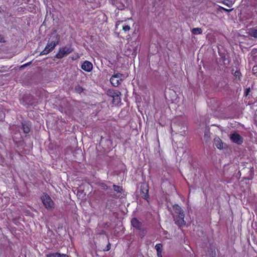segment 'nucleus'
Masks as SVG:
<instances>
[{
  "label": "nucleus",
  "mask_w": 257,
  "mask_h": 257,
  "mask_svg": "<svg viewBox=\"0 0 257 257\" xmlns=\"http://www.w3.org/2000/svg\"><path fill=\"white\" fill-rule=\"evenodd\" d=\"M125 78L124 75L120 73H114L110 78V82L112 86H118Z\"/></svg>",
  "instance_id": "obj_3"
},
{
  "label": "nucleus",
  "mask_w": 257,
  "mask_h": 257,
  "mask_svg": "<svg viewBox=\"0 0 257 257\" xmlns=\"http://www.w3.org/2000/svg\"><path fill=\"white\" fill-rule=\"evenodd\" d=\"M60 42V36L57 34H52L49 39L45 49L42 50L40 55H47L52 52Z\"/></svg>",
  "instance_id": "obj_1"
},
{
  "label": "nucleus",
  "mask_w": 257,
  "mask_h": 257,
  "mask_svg": "<svg viewBox=\"0 0 257 257\" xmlns=\"http://www.w3.org/2000/svg\"><path fill=\"white\" fill-rule=\"evenodd\" d=\"M214 141L215 145L217 149H218L219 150H221L223 149V142H222V140L219 137L215 138L214 139Z\"/></svg>",
  "instance_id": "obj_13"
},
{
  "label": "nucleus",
  "mask_w": 257,
  "mask_h": 257,
  "mask_svg": "<svg viewBox=\"0 0 257 257\" xmlns=\"http://www.w3.org/2000/svg\"><path fill=\"white\" fill-rule=\"evenodd\" d=\"M248 34L255 38H257V29L251 28L248 31Z\"/></svg>",
  "instance_id": "obj_17"
},
{
  "label": "nucleus",
  "mask_w": 257,
  "mask_h": 257,
  "mask_svg": "<svg viewBox=\"0 0 257 257\" xmlns=\"http://www.w3.org/2000/svg\"><path fill=\"white\" fill-rule=\"evenodd\" d=\"M252 72L254 74L257 75V65L254 66L252 68Z\"/></svg>",
  "instance_id": "obj_27"
},
{
  "label": "nucleus",
  "mask_w": 257,
  "mask_h": 257,
  "mask_svg": "<svg viewBox=\"0 0 257 257\" xmlns=\"http://www.w3.org/2000/svg\"><path fill=\"white\" fill-rule=\"evenodd\" d=\"M255 1H257V0H254Z\"/></svg>",
  "instance_id": "obj_42"
},
{
  "label": "nucleus",
  "mask_w": 257,
  "mask_h": 257,
  "mask_svg": "<svg viewBox=\"0 0 257 257\" xmlns=\"http://www.w3.org/2000/svg\"><path fill=\"white\" fill-rule=\"evenodd\" d=\"M131 225L134 227L135 228L138 230H141L143 226V223L139 221V220L136 218L134 217L131 219Z\"/></svg>",
  "instance_id": "obj_8"
},
{
  "label": "nucleus",
  "mask_w": 257,
  "mask_h": 257,
  "mask_svg": "<svg viewBox=\"0 0 257 257\" xmlns=\"http://www.w3.org/2000/svg\"><path fill=\"white\" fill-rule=\"evenodd\" d=\"M31 63V62H29V63H26V64H24L23 65H22V66H21V67H24L27 66H28L29 65H30Z\"/></svg>",
  "instance_id": "obj_36"
},
{
  "label": "nucleus",
  "mask_w": 257,
  "mask_h": 257,
  "mask_svg": "<svg viewBox=\"0 0 257 257\" xmlns=\"http://www.w3.org/2000/svg\"><path fill=\"white\" fill-rule=\"evenodd\" d=\"M234 76L235 77H238V79H240V77L241 76V72L239 70H236L234 73Z\"/></svg>",
  "instance_id": "obj_25"
},
{
  "label": "nucleus",
  "mask_w": 257,
  "mask_h": 257,
  "mask_svg": "<svg viewBox=\"0 0 257 257\" xmlns=\"http://www.w3.org/2000/svg\"><path fill=\"white\" fill-rule=\"evenodd\" d=\"M5 42H6V41H5V37L2 35H0V42L4 43Z\"/></svg>",
  "instance_id": "obj_31"
},
{
  "label": "nucleus",
  "mask_w": 257,
  "mask_h": 257,
  "mask_svg": "<svg viewBox=\"0 0 257 257\" xmlns=\"http://www.w3.org/2000/svg\"><path fill=\"white\" fill-rule=\"evenodd\" d=\"M173 208L176 214H184V211L182 208L177 204H175L173 206Z\"/></svg>",
  "instance_id": "obj_14"
},
{
  "label": "nucleus",
  "mask_w": 257,
  "mask_h": 257,
  "mask_svg": "<svg viewBox=\"0 0 257 257\" xmlns=\"http://www.w3.org/2000/svg\"><path fill=\"white\" fill-rule=\"evenodd\" d=\"M158 257H162V251L157 252Z\"/></svg>",
  "instance_id": "obj_33"
},
{
  "label": "nucleus",
  "mask_w": 257,
  "mask_h": 257,
  "mask_svg": "<svg viewBox=\"0 0 257 257\" xmlns=\"http://www.w3.org/2000/svg\"><path fill=\"white\" fill-rule=\"evenodd\" d=\"M230 140L235 144L240 145L243 143L242 137L236 133H233L230 135Z\"/></svg>",
  "instance_id": "obj_7"
},
{
  "label": "nucleus",
  "mask_w": 257,
  "mask_h": 257,
  "mask_svg": "<svg viewBox=\"0 0 257 257\" xmlns=\"http://www.w3.org/2000/svg\"><path fill=\"white\" fill-rule=\"evenodd\" d=\"M249 91H250V89L249 88L246 89L245 91V92H244V95L246 96L248 94V93H249Z\"/></svg>",
  "instance_id": "obj_32"
},
{
  "label": "nucleus",
  "mask_w": 257,
  "mask_h": 257,
  "mask_svg": "<svg viewBox=\"0 0 257 257\" xmlns=\"http://www.w3.org/2000/svg\"><path fill=\"white\" fill-rule=\"evenodd\" d=\"M220 9H222V10H223L225 12H231L232 10V9H225L224 8H223L222 7H220Z\"/></svg>",
  "instance_id": "obj_30"
},
{
  "label": "nucleus",
  "mask_w": 257,
  "mask_h": 257,
  "mask_svg": "<svg viewBox=\"0 0 257 257\" xmlns=\"http://www.w3.org/2000/svg\"><path fill=\"white\" fill-rule=\"evenodd\" d=\"M149 185L146 183H143L141 185L140 193L142 197L146 200L149 202Z\"/></svg>",
  "instance_id": "obj_5"
},
{
  "label": "nucleus",
  "mask_w": 257,
  "mask_h": 257,
  "mask_svg": "<svg viewBox=\"0 0 257 257\" xmlns=\"http://www.w3.org/2000/svg\"><path fill=\"white\" fill-rule=\"evenodd\" d=\"M22 130L25 134H28L30 132V125L28 122H22Z\"/></svg>",
  "instance_id": "obj_15"
},
{
  "label": "nucleus",
  "mask_w": 257,
  "mask_h": 257,
  "mask_svg": "<svg viewBox=\"0 0 257 257\" xmlns=\"http://www.w3.org/2000/svg\"><path fill=\"white\" fill-rule=\"evenodd\" d=\"M184 213L181 214H176L174 216L175 223L179 227L184 226L186 224V222L184 220Z\"/></svg>",
  "instance_id": "obj_6"
},
{
  "label": "nucleus",
  "mask_w": 257,
  "mask_h": 257,
  "mask_svg": "<svg viewBox=\"0 0 257 257\" xmlns=\"http://www.w3.org/2000/svg\"><path fill=\"white\" fill-rule=\"evenodd\" d=\"M79 58H80V56L78 53H74L71 57V58L72 60H76Z\"/></svg>",
  "instance_id": "obj_24"
},
{
  "label": "nucleus",
  "mask_w": 257,
  "mask_h": 257,
  "mask_svg": "<svg viewBox=\"0 0 257 257\" xmlns=\"http://www.w3.org/2000/svg\"><path fill=\"white\" fill-rule=\"evenodd\" d=\"M110 249V243H108L106 245L105 248L104 249V251H108Z\"/></svg>",
  "instance_id": "obj_29"
},
{
  "label": "nucleus",
  "mask_w": 257,
  "mask_h": 257,
  "mask_svg": "<svg viewBox=\"0 0 257 257\" xmlns=\"http://www.w3.org/2000/svg\"><path fill=\"white\" fill-rule=\"evenodd\" d=\"M114 3L118 9L122 10L125 7L124 5L122 3H119L118 0H114Z\"/></svg>",
  "instance_id": "obj_19"
},
{
  "label": "nucleus",
  "mask_w": 257,
  "mask_h": 257,
  "mask_svg": "<svg viewBox=\"0 0 257 257\" xmlns=\"http://www.w3.org/2000/svg\"><path fill=\"white\" fill-rule=\"evenodd\" d=\"M121 95V93L120 91H117L116 92L114 96H112V103L113 104H118L121 101V99L120 96Z\"/></svg>",
  "instance_id": "obj_11"
},
{
  "label": "nucleus",
  "mask_w": 257,
  "mask_h": 257,
  "mask_svg": "<svg viewBox=\"0 0 257 257\" xmlns=\"http://www.w3.org/2000/svg\"><path fill=\"white\" fill-rule=\"evenodd\" d=\"M116 204V201L113 199L107 200L106 203V208L111 211Z\"/></svg>",
  "instance_id": "obj_12"
},
{
  "label": "nucleus",
  "mask_w": 257,
  "mask_h": 257,
  "mask_svg": "<svg viewBox=\"0 0 257 257\" xmlns=\"http://www.w3.org/2000/svg\"><path fill=\"white\" fill-rule=\"evenodd\" d=\"M210 255L211 257H216V252L215 249L212 251V252L210 253Z\"/></svg>",
  "instance_id": "obj_28"
},
{
  "label": "nucleus",
  "mask_w": 257,
  "mask_h": 257,
  "mask_svg": "<svg viewBox=\"0 0 257 257\" xmlns=\"http://www.w3.org/2000/svg\"><path fill=\"white\" fill-rule=\"evenodd\" d=\"M162 244L161 243H157L155 245V248L157 252L162 251Z\"/></svg>",
  "instance_id": "obj_23"
},
{
  "label": "nucleus",
  "mask_w": 257,
  "mask_h": 257,
  "mask_svg": "<svg viewBox=\"0 0 257 257\" xmlns=\"http://www.w3.org/2000/svg\"><path fill=\"white\" fill-rule=\"evenodd\" d=\"M66 255L65 254H61L60 253V257H66Z\"/></svg>",
  "instance_id": "obj_37"
},
{
  "label": "nucleus",
  "mask_w": 257,
  "mask_h": 257,
  "mask_svg": "<svg viewBox=\"0 0 257 257\" xmlns=\"http://www.w3.org/2000/svg\"><path fill=\"white\" fill-rule=\"evenodd\" d=\"M2 13V11L0 10V13Z\"/></svg>",
  "instance_id": "obj_41"
},
{
  "label": "nucleus",
  "mask_w": 257,
  "mask_h": 257,
  "mask_svg": "<svg viewBox=\"0 0 257 257\" xmlns=\"http://www.w3.org/2000/svg\"><path fill=\"white\" fill-rule=\"evenodd\" d=\"M143 236H144V235H142V236H141V238H143Z\"/></svg>",
  "instance_id": "obj_40"
},
{
  "label": "nucleus",
  "mask_w": 257,
  "mask_h": 257,
  "mask_svg": "<svg viewBox=\"0 0 257 257\" xmlns=\"http://www.w3.org/2000/svg\"><path fill=\"white\" fill-rule=\"evenodd\" d=\"M100 187L104 190H106L108 189V186L104 183H101L100 184Z\"/></svg>",
  "instance_id": "obj_26"
},
{
  "label": "nucleus",
  "mask_w": 257,
  "mask_h": 257,
  "mask_svg": "<svg viewBox=\"0 0 257 257\" xmlns=\"http://www.w3.org/2000/svg\"><path fill=\"white\" fill-rule=\"evenodd\" d=\"M102 19H103V20H104V21H106V20H107V17H106V16H105V14H103V15H102Z\"/></svg>",
  "instance_id": "obj_34"
},
{
  "label": "nucleus",
  "mask_w": 257,
  "mask_h": 257,
  "mask_svg": "<svg viewBox=\"0 0 257 257\" xmlns=\"http://www.w3.org/2000/svg\"><path fill=\"white\" fill-rule=\"evenodd\" d=\"M41 200L45 207L47 209H52L54 208V203L47 194H44L42 196Z\"/></svg>",
  "instance_id": "obj_4"
},
{
  "label": "nucleus",
  "mask_w": 257,
  "mask_h": 257,
  "mask_svg": "<svg viewBox=\"0 0 257 257\" xmlns=\"http://www.w3.org/2000/svg\"><path fill=\"white\" fill-rule=\"evenodd\" d=\"M121 25L122 31L126 33L127 32H128L131 29V26L130 25L124 23L123 21H118L115 24V28L117 29L119 25Z\"/></svg>",
  "instance_id": "obj_10"
},
{
  "label": "nucleus",
  "mask_w": 257,
  "mask_h": 257,
  "mask_svg": "<svg viewBox=\"0 0 257 257\" xmlns=\"http://www.w3.org/2000/svg\"><path fill=\"white\" fill-rule=\"evenodd\" d=\"M130 38H127V40L128 42L130 41Z\"/></svg>",
  "instance_id": "obj_39"
},
{
  "label": "nucleus",
  "mask_w": 257,
  "mask_h": 257,
  "mask_svg": "<svg viewBox=\"0 0 257 257\" xmlns=\"http://www.w3.org/2000/svg\"><path fill=\"white\" fill-rule=\"evenodd\" d=\"M191 32L194 35H199L202 33V30L200 28H195L192 29Z\"/></svg>",
  "instance_id": "obj_18"
},
{
  "label": "nucleus",
  "mask_w": 257,
  "mask_h": 257,
  "mask_svg": "<svg viewBox=\"0 0 257 257\" xmlns=\"http://www.w3.org/2000/svg\"><path fill=\"white\" fill-rule=\"evenodd\" d=\"M81 68L84 71L87 72H90L93 69V64L90 61L85 60L82 64Z\"/></svg>",
  "instance_id": "obj_9"
},
{
  "label": "nucleus",
  "mask_w": 257,
  "mask_h": 257,
  "mask_svg": "<svg viewBox=\"0 0 257 257\" xmlns=\"http://www.w3.org/2000/svg\"><path fill=\"white\" fill-rule=\"evenodd\" d=\"M5 117V113L2 107H0V121H2Z\"/></svg>",
  "instance_id": "obj_22"
},
{
  "label": "nucleus",
  "mask_w": 257,
  "mask_h": 257,
  "mask_svg": "<svg viewBox=\"0 0 257 257\" xmlns=\"http://www.w3.org/2000/svg\"><path fill=\"white\" fill-rule=\"evenodd\" d=\"M113 188L114 191L117 193H122L123 191L122 187L120 186L113 184Z\"/></svg>",
  "instance_id": "obj_16"
},
{
  "label": "nucleus",
  "mask_w": 257,
  "mask_h": 257,
  "mask_svg": "<svg viewBox=\"0 0 257 257\" xmlns=\"http://www.w3.org/2000/svg\"><path fill=\"white\" fill-rule=\"evenodd\" d=\"M74 51V48L71 44L59 48L58 52L55 57L57 59H62Z\"/></svg>",
  "instance_id": "obj_2"
},
{
  "label": "nucleus",
  "mask_w": 257,
  "mask_h": 257,
  "mask_svg": "<svg viewBox=\"0 0 257 257\" xmlns=\"http://www.w3.org/2000/svg\"><path fill=\"white\" fill-rule=\"evenodd\" d=\"M117 91L118 90H114V89H109L107 92V95H108L109 96L111 97H112V96L114 95V94H115L116 92H117Z\"/></svg>",
  "instance_id": "obj_21"
},
{
  "label": "nucleus",
  "mask_w": 257,
  "mask_h": 257,
  "mask_svg": "<svg viewBox=\"0 0 257 257\" xmlns=\"http://www.w3.org/2000/svg\"><path fill=\"white\" fill-rule=\"evenodd\" d=\"M209 133H210V132L209 131H205V134H204V137H208Z\"/></svg>",
  "instance_id": "obj_35"
},
{
  "label": "nucleus",
  "mask_w": 257,
  "mask_h": 257,
  "mask_svg": "<svg viewBox=\"0 0 257 257\" xmlns=\"http://www.w3.org/2000/svg\"><path fill=\"white\" fill-rule=\"evenodd\" d=\"M224 4H225V5H226L228 7H230L229 5H228V4H225L224 3H223Z\"/></svg>",
  "instance_id": "obj_38"
},
{
  "label": "nucleus",
  "mask_w": 257,
  "mask_h": 257,
  "mask_svg": "<svg viewBox=\"0 0 257 257\" xmlns=\"http://www.w3.org/2000/svg\"><path fill=\"white\" fill-rule=\"evenodd\" d=\"M46 257H60V253L58 252H50L46 254Z\"/></svg>",
  "instance_id": "obj_20"
}]
</instances>
